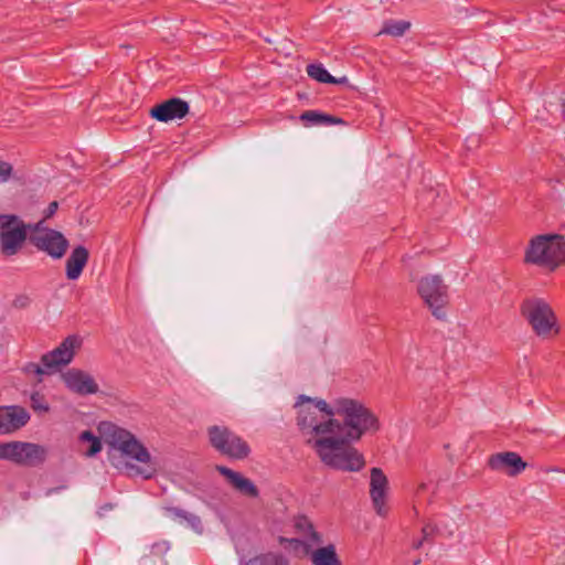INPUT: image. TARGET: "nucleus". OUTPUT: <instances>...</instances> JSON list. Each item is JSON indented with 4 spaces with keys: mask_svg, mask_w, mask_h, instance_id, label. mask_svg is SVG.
<instances>
[{
    "mask_svg": "<svg viewBox=\"0 0 565 565\" xmlns=\"http://www.w3.org/2000/svg\"><path fill=\"white\" fill-rule=\"evenodd\" d=\"M107 443L125 459L129 476L152 479L159 471V462L147 447L129 430L109 425Z\"/></svg>",
    "mask_w": 565,
    "mask_h": 565,
    "instance_id": "obj_1",
    "label": "nucleus"
},
{
    "mask_svg": "<svg viewBox=\"0 0 565 565\" xmlns=\"http://www.w3.org/2000/svg\"><path fill=\"white\" fill-rule=\"evenodd\" d=\"M342 430L340 426L334 428L332 433L317 439L311 447L326 466L341 471H360L365 465L364 457L350 445L356 440L351 439Z\"/></svg>",
    "mask_w": 565,
    "mask_h": 565,
    "instance_id": "obj_2",
    "label": "nucleus"
},
{
    "mask_svg": "<svg viewBox=\"0 0 565 565\" xmlns=\"http://www.w3.org/2000/svg\"><path fill=\"white\" fill-rule=\"evenodd\" d=\"M295 408L297 426L310 446L340 425V422L334 418L332 403L328 404L322 398L299 395Z\"/></svg>",
    "mask_w": 565,
    "mask_h": 565,
    "instance_id": "obj_3",
    "label": "nucleus"
},
{
    "mask_svg": "<svg viewBox=\"0 0 565 565\" xmlns=\"http://www.w3.org/2000/svg\"><path fill=\"white\" fill-rule=\"evenodd\" d=\"M332 412L334 417L339 416L343 419L340 428H343L342 433L351 439L359 440L364 434L380 429L377 417L358 399L335 398L332 402Z\"/></svg>",
    "mask_w": 565,
    "mask_h": 565,
    "instance_id": "obj_4",
    "label": "nucleus"
},
{
    "mask_svg": "<svg viewBox=\"0 0 565 565\" xmlns=\"http://www.w3.org/2000/svg\"><path fill=\"white\" fill-rule=\"evenodd\" d=\"M524 262L555 270L565 263V237L558 234H542L530 239Z\"/></svg>",
    "mask_w": 565,
    "mask_h": 565,
    "instance_id": "obj_5",
    "label": "nucleus"
},
{
    "mask_svg": "<svg viewBox=\"0 0 565 565\" xmlns=\"http://www.w3.org/2000/svg\"><path fill=\"white\" fill-rule=\"evenodd\" d=\"M520 311L537 337L548 339L558 334L557 318L544 299H525L521 303Z\"/></svg>",
    "mask_w": 565,
    "mask_h": 565,
    "instance_id": "obj_6",
    "label": "nucleus"
},
{
    "mask_svg": "<svg viewBox=\"0 0 565 565\" xmlns=\"http://www.w3.org/2000/svg\"><path fill=\"white\" fill-rule=\"evenodd\" d=\"M211 446L232 459H245L250 454L248 444L226 426L214 425L207 428Z\"/></svg>",
    "mask_w": 565,
    "mask_h": 565,
    "instance_id": "obj_7",
    "label": "nucleus"
},
{
    "mask_svg": "<svg viewBox=\"0 0 565 565\" xmlns=\"http://www.w3.org/2000/svg\"><path fill=\"white\" fill-rule=\"evenodd\" d=\"M417 291L434 317L439 320L446 318V306L449 301L448 287L439 275L423 277L417 285Z\"/></svg>",
    "mask_w": 565,
    "mask_h": 565,
    "instance_id": "obj_8",
    "label": "nucleus"
},
{
    "mask_svg": "<svg viewBox=\"0 0 565 565\" xmlns=\"http://www.w3.org/2000/svg\"><path fill=\"white\" fill-rule=\"evenodd\" d=\"M0 248L6 256L15 255L24 244L33 224H25L15 215H0Z\"/></svg>",
    "mask_w": 565,
    "mask_h": 565,
    "instance_id": "obj_9",
    "label": "nucleus"
},
{
    "mask_svg": "<svg viewBox=\"0 0 565 565\" xmlns=\"http://www.w3.org/2000/svg\"><path fill=\"white\" fill-rule=\"evenodd\" d=\"M46 455V448L38 444L25 441H0V460L33 466L44 462Z\"/></svg>",
    "mask_w": 565,
    "mask_h": 565,
    "instance_id": "obj_10",
    "label": "nucleus"
},
{
    "mask_svg": "<svg viewBox=\"0 0 565 565\" xmlns=\"http://www.w3.org/2000/svg\"><path fill=\"white\" fill-rule=\"evenodd\" d=\"M30 242L55 259L62 258L68 247V241L62 233L43 227V220L33 224Z\"/></svg>",
    "mask_w": 565,
    "mask_h": 565,
    "instance_id": "obj_11",
    "label": "nucleus"
},
{
    "mask_svg": "<svg viewBox=\"0 0 565 565\" xmlns=\"http://www.w3.org/2000/svg\"><path fill=\"white\" fill-rule=\"evenodd\" d=\"M82 340L79 337L73 334L65 338L57 348L45 353L41 358L42 364L55 372L60 366L67 365L72 362L75 350L81 347Z\"/></svg>",
    "mask_w": 565,
    "mask_h": 565,
    "instance_id": "obj_12",
    "label": "nucleus"
},
{
    "mask_svg": "<svg viewBox=\"0 0 565 565\" xmlns=\"http://www.w3.org/2000/svg\"><path fill=\"white\" fill-rule=\"evenodd\" d=\"M388 480L381 468L371 469L370 497L374 510L380 516H386L388 509L386 505Z\"/></svg>",
    "mask_w": 565,
    "mask_h": 565,
    "instance_id": "obj_13",
    "label": "nucleus"
},
{
    "mask_svg": "<svg viewBox=\"0 0 565 565\" xmlns=\"http://www.w3.org/2000/svg\"><path fill=\"white\" fill-rule=\"evenodd\" d=\"M30 420L29 412L19 405L0 406V435H10Z\"/></svg>",
    "mask_w": 565,
    "mask_h": 565,
    "instance_id": "obj_14",
    "label": "nucleus"
},
{
    "mask_svg": "<svg viewBox=\"0 0 565 565\" xmlns=\"http://www.w3.org/2000/svg\"><path fill=\"white\" fill-rule=\"evenodd\" d=\"M189 113V104L181 98H170L150 110L152 118L161 122L182 119Z\"/></svg>",
    "mask_w": 565,
    "mask_h": 565,
    "instance_id": "obj_15",
    "label": "nucleus"
},
{
    "mask_svg": "<svg viewBox=\"0 0 565 565\" xmlns=\"http://www.w3.org/2000/svg\"><path fill=\"white\" fill-rule=\"evenodd\" d=\"M488 465L492 470L505 471L509 476H516L526 467L521 456L513 451L492 455L489 458Z\"/></svg>",
    "mask_w": 565,
    "mask_h": 565,
    "instance_id": "obj_16",
    "label": "nucleus"
},
{
    "mask_svg": "<svg viewBox=\"0 0 565 565\" xmlns=\"http://www.w3.org/2000/svg\"><path fill=\"white\" fill-rule=\"evenodd\" d=\"M66 386L79 395H89L98 392V384L94 377L81 370H71L64 374Z\"/></svg>",
    "mask_w": 565,
    "mask_h": 565,
    "instance_id": "obj_17",
    "label": "nucleus"
},
{
    "mask_svg": "<svg viewBox=\"0 0 565 565\" xmlns=\"http://www.w3.org/2000/svg\"><path fill=\"white\" fill-rule=\"evenodd\" d=\"M216 470L224 476L231 486L241 494L249 498L258 497V489L250 479L224 466H217Z\"/></svg>",
    "mask_w": 565,
    "mask_h": 565,
    "instance_id": "obj_18",
    "label": "nucleus"
},
{
    "mask_svg": "<svg viewBox=\"0 0 565 565\" xmlns=\"http://www.w3.org/2000/svg\"><path fill=\"white\" fill-rule=\"evenodd\" d=\"M89 258L86 247L79 245L73 248L65 264V274L68 280H77Z\"/></svg>",
    "mask_w": 565,
    "mask_h": 565,
    "instance_id": "obj_19",
    "label": "nucleus"
},
{
    "mask_svg": "<svg viewBox=\"0 0 565 565\" xmlns=\"http://www.w3.org/2000/svg\"><path fill=\"white\" fill-rule=\"evenodd\" d=\"M167 514L172 520H175L181 524L188 525L195 533L202 534L203 525H202L200 516H198L196 514H193L191 512H188L185 510H182L180 508H174V507L167 508Z\"/></svg>",
    "mask_w": 565,
    "mask_h": 565,
    "instance_id": "obj_20",
    "label": "nucleus"
},
{
    "mask_svg": "<svg viewBox=\"0 0 565 565\" xmlns=\"http://www.w3.org/2000/svg\"><path fill=\"white\" fill-rule=\"evenodd\" d=\"M310 559L312 565H341L333 544L316 548L311 553Z\"/></svg>",
    "mask_w": 565,
    "mask_h": 565,
    "instance_id": "obj_21",
    "label": "nucleus"
},
{
    "mask_svg": "<svg viewBox=\"0 0 565 565\" xmlns=\"http://www.w3.org/2000/svg\"><path fill=\"white\" fill-rule=\"evenodd\" d=\"M300 120L306 127L331 126L342 122L340 118L327 115L317 110H307L300 115Z\"/></svg>",
    "mask_w": 565,
    "mask_h": 565,
    "instance_id": "obj_22",
    "label": "nucleus"
},
{
    "mask_svg": "<svg viewBox=\"0 0 565 565\" xmlns=\"http://www.w3.org/2000/svg\"><path fill=\"white\" fill-rule=\"evenodd\" d=\"M244 565H288V559L280 554L267 553L250 558Z\"/></svg>",
    "mask_w": 565,
    "mask_h": 565,
    "instance_id": "obj_23",
    "label": "nucleus"
},
{
    "mask_svg": "<svg viewBox=\"0 0 565 565\" xmlns=\"http://www.w3.org/2000/svg\"><path fill=\"white\" fill-rule=\"evenodd\" d=\"M411 26V23L407 21L398 20V21H387L384 23L383 29L380 34H388L392 36H402Z\"/></svg>",
    "mask_w": 565,
    "mask_h": 565,
    "instance_id": "obj_24",
    "label": "nucleus"
},
{
    "mask_svg": "<svg viewBox=\"0 0 565 565\" xmlns=\"http://www.w3.org/2000/svg\"><path fill=\"white\" fill-rule=\"evenodd\" d=\"M307 73L312 79H316L319 83L329 84V82H334V77L330 75L322 64L308 65Z\"/></svg>",
    "mask_w": 565,
    "mask_h": 565,
    "instance_id": "obj_25",
    "label": "nucleus"
},
{
    "mask_svg": "<svg viewBox=\"0 0 565 565\" xmlns=\"http://www.w3.org/2000/svg\"><path fill=\"white\" fill-rule=\"evenodd\" d=\"M79 440L90 443L89 449L85 452L87 457H93L102 450L100 439L97 436H95L90 430H84L79 435Z\"/></svg>",
    "mask_w": 565,
    "mask_h": 565,
    "instance_id": "obj_26",
    "label": "nucleus"
},
{
    "mask_svg": "<svg viewBox=\"0 0 565 565\" xmlns=\"http://www.w3.org/2000/svg\"><path fill=\"white\" fill-rule=\"evenodd\" d=\"M30 402H31V407L35 412L46 413L50 409V406L46 403L44 396L42 394H40L39 392H34L31 394Z\"/></svg>",
    "mask_w": 565,
    "mask_h": 565,
    "instance_id": "obj_27",
    "label": "nucleus"
},
{
    "mask_svg": "<svg viewBox=\"0 0 565 565\" xmlns=\"http://www.w3.org/2000/svg\"><path fill=\"white\" fill-rule=\"evenodd\" d=\"M23 371L28 374H35L39 376H42L44 374H51V370L45 367L42 363H28L24 365Z\"/></svg>",
    "mask_w": 565,
    "mask_h": 565,
    "instance_id": "obj_28",
    "label": "nucleus"
},
{
    "mask_svg": "<svg viewBox=\"0 0 565 565\" xmlns=\"http://www.w3.org/2000/svg\"><path fill=\"white\" fill-rule=\"evenodd\" d=\"M436 527L433 524H426L422 529L423 539L413 543V548L418 550L422 547L425 541L434 536Z\"/></svg>",
    "mask_w": 565,
    "mask_h": 565,
    "instance_id": "obj_29",
    "label": "nucleus"
},
{
    "mask_svg": "<svg viewBox=\"0 0 565 565\" xmlns=\"http://www.w3.org/2000/svg\"><path fill=\"white\" fill-rule=\"evenodd\" d=\"M280 544H284L286 548L292 550V551H299L300 548H305L306 544L303 541L299 539H285L279 537Z\"/></svg>",
    "mask_w": 565,
    "mask_h": 565,
    "instance_id": "obj_30",
    "label": "nucleus"
},
{
    "mask_svg": "<svg viewBox=\"0 0 565 565\" xmlns=\"http://www.w3.org/2000/svg\"><path fill=\"white\" fill-rule=\"evenodd\" d=\"M12 173V166L8 162L0 161V182L9 180Z\"/></svg>",
    "mask_w": 565,
    "mask_h": 565,
    "instance_id": "obj_31",
    "label": "nucleus"
},
{
    "mask_svg": "<svg viewBox=\"0 0 565 565\" xmlns=\"http://www.w3.org/2000/svg\"><path fill=\"white\" fill-rule=\"evenodd\" d=\"M57 207H58V204L56 201L51 202L44 212V217L49 218V217L53 216L56 213Z\"/></svg>",
    "mask_w": 565,
    "mask_h": 565,
    "instance_id": "obj_32",
    "label": "nucleus"
},
{
    "mask_svg": "<svg viewBox=\"0 0 565 565\" xmlns=\"http://www.w3.org/2000/svg\"><path fill=\"white\" fill-rule=\"evenodd\" d=\"M311 533H310V542L313 544H319L321 542L320 535L312 530V526H310Z\"/></svg>",
    "mask_w": 565,
    "mask_h": 565,
    "instance_id": "obj_33",
    "label": "nucleus"
},
{
    "mask_svg": "<svg viewBox=\"0 0 565 565\" xmlns=\"http://www.w3.org/2000/svg\"><path fill=\"white\" fill-rule=\"evenodd\" d=\"M348 83V77L347 76H342V77H334V82H329V84H345Z\"/></svg>",
    "mask_w": 565,
    "mask_h": 565,
    "instance_id": "obj_34",
    "label": "nucleus"
},
{
    "mask_svg": "<svg viewBox=\"0 0 565 565\" xmlns=\"http://www.w3.org/2000/svg\"><path fill=\"white\" fill-rule=\"evenodd\" d=\"M65 488H66V487H65V486H63V487L55 488V489H49V490L46 491V495H51V494H53V493H55V492H57V491H60V490H62V489H65Z\"/></svg>",
    "mask_w": 565,
    "mask_h": 565,
    "instance_id": "obj_35",
    "label": "nucleus"
},
{
    "mask_svg": "<svg viewBox=\"0 0 565 565\" xmlns=\"http://www.w3.org/2000/svg\"><path fill=\"white\" fill-rule=\"evenodd\" d=\"M562 111H563V117L565 119V99L562 103Z\"/></svg>",
    "mask_w": 565,
    "mask_h": 565,
    "instance_id": "obj_36",
    "label": "nucleus"
},
{
    "mask_svg": "<svg viewBox=\"0 0 565 565\" xmlns=\"http://www.w3.org/2000/svg\"><path fill=\"white\" fill-rule=\"evenodd\" d=\"M419 488H420V489H425V484H424V483H422V484L419 486Z\"/></svg>",
    "mask_w": 565,
    "mask_h": 565,
    "instance_id": "obj_37",
    "label": "nucleus"
},
{
    "mask_svg": "<svg viewBox=\"0 0 565 565\" xmlns=\"http://www.w3.org/2000/svg\"><path fill=\"white\" fill-rule=\"evenodd\" d=\"M419 559L415 561L414 565H418L419 564Z\"/></svg>",
    "mask_w": 565,
    "mask_h": 565,
    "instance_id": "obj_38",
    "label": "nucleus"
}]
</instances>
